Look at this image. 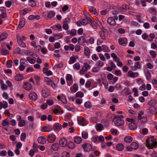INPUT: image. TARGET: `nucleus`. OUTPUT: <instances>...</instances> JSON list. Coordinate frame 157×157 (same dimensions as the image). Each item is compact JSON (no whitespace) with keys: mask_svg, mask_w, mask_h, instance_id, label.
Here are the masks:
<instances>
[{"mask_svg":"<svg viewBox=\"0 0 157 157\" xmlns=\"http://www.w3.org/2000/svg\"><path fill=\"white\" fill-rule=\"evenodd\" d=\"M124 117L122 115H117L115 116L113 119V121L116 126H119L124 124V121L122 119Z\"/></svg>","mask_w":157,"mask_h":157,"instance_id":"obj_1","label":"nucleus"},{"mask_svg":"<svg viewBox=\"0 0 157 157\" xmlns=\"http://www.w3.org/2000/svg\"><path fill=\"white\" fill-rule=\"evenodd\" d=\"M146 146L149 149H152L154 147H156L157 142L155 141L153 137H149L148 140H146Z\"/></svg>","mask_w":157,"mask_h":157,"instance_id":"obj_2","label":"nucleus"},{"mask_svg":"<svg viewBox=\"0 0 157 157\" xmlns=\"http://www.w3.org/2000/svg\"><path fill=\"white\" fill-rule=\"evenodd\" d=\"M42 95L44 98L48 97L50 94V91L45 85H44L41 91Z\"/></svg>","mask_w":157,"mask_h":157,"instance_id":"obj_3","label":"nucleus"},{"mask_svg":"<svg viewBox=\"0 0 157 157\" xmlns=\"http://www.w3.org/2000/svg\"><path fill=\"white\" fill-rule=\"evenodd\" d=\"M82 147L83 148L84 151L88 152L92 150L91 145L89 144H83L82 145Z\"/></svg>","mask_w":157,"mask_h":157,"instance_id":"obj_4","label":"nucleus"},{"mask_svg":"<svg viewBox=\"0 0 157 157\" xmlns=\"http://www.w3.org/2000/svg\"><path fill=\"white\" fill-rule=\"evenodd\" d=\"M144 115V112L141 111L138 114V119L140 120L143 123L146 122L147 121V117L146 116H142Z\"/></svg>","mask_w":157,"mask_h":157,"instance_id":"obj_5","label":"nucleus"},{"mask_svg":"<svg viewBox=\"0 0 157 157\" xmlns=\"http://www.w3.org/2000/svg\"><path fill=\"white\" fill-rule=\"evenodd\" d=\"M59 143L61 147H65L67 145V141L66 138H61L59 140Z\"/></svg>","mask_w":157,"mask_h":157,"instance_id":"obj_6","label":"nucleus"},{"mask_svg":"<svg viewBox=\"0 0 157 157\" xmlns=\"http://www.w3.org/2000/svg\"><path fill=\"white\" fill-rule=\"evenodd\" d=\"M52 128L51 125L48 124L43 127L41 131L42 132H50L52 130Z\"/></svg>","mask_w":157,"mask_h":157,"instance_id":"obj_7","label":"nucleus"},{"mask_svg":"<svg viewBox=\"0 0 157 157\" xmlns=\"http://www.w3.org/2000/svg\"><path fill=\"white\" fill-rule=\"evenodd\" d=\"M56 136L53 134H49L47 139V140L49 143H52L56 140Z\"/></svg>","mask_w":157,"mask_h":157,"instance_id":"obj_8","label":"nucleus"},{"mask_svg":"<svg viewBox=\"0 0 157 157\" xmlns=\"http://www.w3.org/2000/svg\"><path fill=\"white\" fill-rule=\"evenodd\" d=\"M66 78L68 85L71 86L73 82V78L72 75L70 74H68L67 75Z\"/></svg>","mask_w":157,"mask_h":157,"instance_id":"obj_9","label":"nucleus"},{"mask_svg":"<svg viewBox=\"0 0 157 157\" xmlns=\"http://www.w3.org/2000/svg\"><path fill=\"white\" fill-rule=\"evenodd\" d=\"M29 95V98L34 101L36 100L38 98L37 94L36 93L33 92H30Z\"/></svg>","mask_w":157,"mask_h":157,"instance_id":"obj_10","label":"nucleus"},{"mask_svg":"<svg viewBox=\"0 0 157 157\" xmlns=\"http://www.w3.org/2000/svg\"><path fill=\"white\" fill-rule=\"evenodd\" d=\"M131 68L132 70L133 71H136L138 69H140L141 66L140 62L138 61L137 62L134 66H131Z\"/></svg>","mask_w":157,"mask_h":157,"instance_id":"obj_11","label":"nucleus"},{"mask_svg":"<svg viewBox=\"0 0 157 157\" xmlns=\"http://www.w3.org/2000/svg\"><path fill=\"white\" fill-rule=\"evenodd\" d=\"M128 75L129 77L134 78L138 77L139 73L138 72H133L132 71H129L128 73Z\"/></svg>","mask_w":157,"mask_h":157,"instance_id":"obj_12","label":"nucleus"},{"mask_svg":"<svg viewBox=\"0 0 157 157\" xmlns=\"http://www.w3.org/2000/svg\"><path fill=\"white\" fill-rule=\"evenodd\" d=\"M25 24V19L23 18L20 19L19 24L17 26V29L19 30L22 28Z\"/></svg>","mask_w":157,"mask_h":157,"instance_id":"obj_13","label":"nucleus"},{"mask_svg":"<svg viewBox=\"0 0 157 157\" xmlns=\"http://www.w3.org/2000/svg\"><path fill=\"white\" fill-rule=\"evenodd\" d=\"M90 24L92 27L94 29H96L98 27V26H99V25L101 24L100 22L98 21L96 22L94 21H92L90 23Z\"/></svg>","mask_w":157,"mask_h":157,"instance_id":"obj_14","label":"nucleus"},{"mask_svg":"<svg viewBox=\"0 0 157 157\" xmlns=\"http://www.w3.org/2000/svg\"><path fill=\"white\" fill-rule=\"evenodd\" d=\"M0 11L2 13V14H0L3 18H5L7 17V15L6 13V8L3 7H0Z\"/></svg>","mask_w":157,"mask_h":157,"instance_id":"obj_15","label":"nucleus"},{"mask_svg":"<svg viewBox=\"0 0 157 157\" xmlns=\"http://www.w3.org/2000/svg\"><path fill=\"white\" fill-rule=\"evenodd\" d=\"M23 86L26 90H30L32 88V85L29 82H25L23 85Z\"/></svg>","mask_w":157,"mask_h":157,"instance_id":"obj_16","label":"nucleus"},{"mask_svg":"<svg viewBox=\"0 0 157 157\" xmlns=\"http://www.w3.org/2000/svg\"><path fill=\"white\" fill-rule=\"evenodd\" d=\"M38 141L39 143L42 144H44L46 143V140L44 136H41L38 138Z\"/></svg>","mask_w":157,"mask_h":157,"instance_id":"obj_17","label":"nucleus"},{"mask_svg":"<svg viewBox=\"0 0 157 157\" xmlns=\"http://www.w3.org/2000/svg\"><path fill=\"white\" fill-rule=\"evenodd\" d=\"M107 21L109 25H115L116 23L114 18L111 17L108 18Z\"/></svg>","mask_w":157,"mask_h":157,"instance_id":"obj_18","label":"nucleus"},{"mask_svg":"<svg viewBox=\"0 0 157 157\" xmlns=\"http://www.w3.org/2000/svg\"><path fill=\"white\" fill-rule=\"evenodd\" d=\"M28 5L32 7H36L37 5V2L36 0H29Z\"/></svg>","mask_w":157,"mask_h":157,"instance_id":"obj_19","label":"nucleus"},{"mask_svg":"<svg viewBox=\"0 0 157 157\" xmlns=\"http://www.w3.org/2000/svg\"><path fill=\"white\" fill-rule=\"evenodd\" d=\"M124 147V145L121 143L118 144L116 146V149L119 151H121L123 150Z\"/></svg>","mask_w":157,"mask_h":157,"instance_id":"obj_20","label":"nucleus"},{"mask_svg":"<svg viewBox=\"0 0 157 157\" xmlns=\"http://www.w3.org/2000/svg\"><path fill=\"white\" fill-rule=\"evenodd\" d=\"M61 128V125L59 123H55L53 125V129L55 131L59 130Z\"/></svg>","mask_w":157,"mask_h":157,"instance_id":"obj_21","label":"nucleus"},{"mask_svg":"<svg viewBox=\"0 0 157 157\" xmlns=\"http://www.w3.org/2000/svg\"><path fill=\"white\" fill-rule=\"evenodd\" d=\"M67 146L69 149H72L75 147V145L74 143L72 141H70L68 142Z\"/></svg>","mask_w":157,"mask_h":157,"instance_id":"obj_22","label":"nucleus"},{"mask_svg":"<svg viewBox=\"0 0 157 157\" xmlns=\"http://www.w3.org/2000/svg\"><path fill=\"white\" fill-rule=\"evenodd\" d=\"M85 121V119L82 117H80L78 118V123L81 125L84 126V122Z\"/></svg>","mask_w":157,"mask_h":157,"instance_id":"obj_23","label":"nucleus"},{"mask_svg":"<svg viewBox=\"0 0 157 157\" xmlns=\"http://www.w3.org/2000/svg\"><path fill=\"white\" fill-rule=\"evenodd\" d=\"M85 41L86 40L84 37L82 36L78 38V43L80 44L81 45H82L85 42Z\"/></svg>","mask_w":157,"mask_h":157,"instance_id":"obj_24","label":"nucleus"},{"mask_svg":"<svg viewBox=\"0 0 157 157\" xmlns=\"http://www.w3.org/2000/svg\"><path fill=\"white\" fill-rule=\"evenodd\" d=\"M52 149L54 151H57L59 147V145L57 143L53 144L51 146Z\"/></svg>","mask_w":157,"mask_h":157,"instance_id":"obj_25","label":"nucleus"},{"mask_svg":"<svg viewBox=\"0 0 157 157\" xmlns=\"http://www.w3.org/2000/svg\"><path fill=\"white\" fill-rule=\"evenodd\" d=\"M137 127L136 124L134 123H131L128 124V128L131 130H135L137 128Z\"/></svg>","mask_w":157,"mask_h":157,"instance_id":"obj_26","label":"nucleus"},{"mask_svg":"<svg viewBox=\"0 0 157 157\" xmlns=\"http://www.w3.org/2000/svg\"><path fill=\"white\" fill-rule=\"evenodd\" d=\"M77 23L78 26H80L81 25H86L88 24V22L85 19H83L80 22H77Z\"/></svg>","mask_w":157,"mask_h":157,"instance_id":"obj_27","label":"nucleus"},{"mask_svg":"<svg viewBox=\"0 0 157 157\" xmlns=\"http://www.w3.org/2000/svg\"><path fill=\"white\" fill-rule=\"evenodd\" d=\"M74 141L77 144H79L81 143L82 141L81 138L80 136H75L74 139Z\"/></svg>","mask_w":157,"mask_h":157,"instance_id":"obj_28","label":"nucleus"},{"mask_svg":"<svg viewBox=\"0 0 157 157\" xmlns=\"http://www.w3.org/2000/svg\"><path fill=\"white\" fill-rule=\"evenodd\" d=\"M78 89V86L76 84H74L71 87L70 89L73 92H76Z\"/></svg>","mask_w":157,"mask_h":157,"instance_id":"obj_29","label":"nucleus"},{"mask_svg":"<svg viewBox=\"0 0 157 157\" xmlns=\"http://www.w3.org/2000/svg\"><path fill=\"white\" fill-rule=\"evenodd\" d=\"M132 140V138L130 136H126L124 138V141L127 143H129L131 142Z\"/></svg>","mask_w":157,"mask_h":157,"instance_id":"obj_30","label":"nucleus"},{"mask_svg":"<svg viewBox=\"0 0 157 157\" xmlns=\"http://www.w3.org/2000/svg\"><path fill=\"white\" fill-rule=\"evenodd\" d=\"M8 34L7 33H3L0 35V41H2L5 39L8 36Z\"/></svg>","mask_w":157,"mask_h":157,"instance_id":"obj_31","label":"nucleus"},{"mask_svg":"<svg viewBox=\"0 0 157 157\" xmlns=\"http://www.w3.org/2000/svg\"><path fill=\"white\" fill-rule=\"evenodd\" d=\"M23 76L21 74H17L15 77V79L18 81H20L23 79Z\"/></svg>","mask_w":157,"mask_h":157,"instance_id":"obj_32","label":"nucleus"},{"mask_svg":"<svg viewBox=\"0 0 157 157\" xmlns=\"http://www.w3.org/2000/svg\"><path fill=\"white\" fill-rule=\"evenodd\" d=\"M96 129L98 131H101L104 129L103 125L101 124H98L96 125Z\"/></svg>","mask_w":157,"mask_h":157,"instance_id":"obj_33","label":"nucleus"},{"mask_svg":"<svg viewBox=\"0 0 157 157\" xmlns=\"http://www.w3.org/2000/svg\"><path fill=\"white\" fill-rule=\"evenodd\" d=\"M130 145L132 149L134 150L137 149L139 147L138 144L135 142H132Z\"/></svg>","mask_w":157,"mask_h":157,"instance_id":"obj_34","label":"nucleus"},{"mask_svg":"<svg viewBox=\"0 0 157 157\" xmlns=\"http://www.w3.org/2000/svg\"><path fill=\"white\" fill-rule=\"evenodd\" d=\"M118 42L120 45L123 46H126L127 44V43L121 38H120L118 39Z\"/></svg>","mask_w":157,"mask_h":157,"instance_id":"obj_35","label":"nucleus"},{"mask_svg":"<svg viewBox=\"0 0 157 157\" xmlns=\"http://www.w3.org/2000/svg\"><path fill=\"white\" fill-rule=\"evenodd\" d=\"M101 123L106 127H108L109 126V123L108 121L106 120L103 119L101 120Z\"/></svg>","mask_w":157,"mask_h":157,"instance_id":"obj_36","label":"nucleus"},{"mask_svg":"<svg viewBox=\"0 0 157 157\" xmlns=\"http://www.w3.org/2000/svg\"><path fill=\"white\" fill-rule=\"evenodd\" d=\"M1 54L2 55L6 56L9 54V52L7 50L3 48L1 50Z\"/></svg>","mask_w":157,"mask_h":157,"instance_id":"obj_37","label":"nucleus"},{"mask_svg":"<svg viewBox=\"0 0 157 157\" xmlns=\"http://www.w3.org/2000/svg\"><path fill=\"white\" fill-rule=\"evenodd\" d=\"M84 54L86 56H89L90 54V50L87 47H85L84 48Z\"/></svg>","mask_w":157,"mask_h":157,"instance_id":"obj_38","label":"nucleus"},{"mask_svg":"<svg viewBox=\"0 0 157 157\" xmlns=\"http://www.w3.org/2000/svg\"><path fill=\"white\" fill-rule=\"evenodd\" d=\"M99 34L100 37L104 40L106 39L105 34L104 32L103 31H101L99 33Z\"/></svg>","mask_w":157,"mask_h":157,"instance_id":"obj_39","label":"nucleus"},{"mask_svg":"<svg viewBox=\"0 0 157 157\" xmlns=\"http://www.w3.org/2000/svg\"><path fill=\"white\" fill-rule=\"evenodd\" d=\"M47 84L51 86L53 89H55L56 88V86L55 84L51 80Z\"/></svg>","mask_w":157,"mask_h":157,"instance_id":"obj_40","label":"nucleus"},{"mask_svg":"<svg viewBox=\"0 0 157 157\" xmlns=\"http://www.w3.org/2000/svg\"><path fill=\"white\" fill-rule=\"evenodd\" d=\"M76 58L73 56H71L70 58V59L69 61V63L70 64H72L76 61Z\"/></svg>","mask_w":157,"mask_h":157,"instance_id":"obj_41","label":"nucleus"},{"mask_svg":"<svg viewBox=\"0 0 157 157\" xmlns=\"http://www.w3.org/2000/svg\"><path fill=\"white\" fill-rule=\"evenodd\" d=\"M55 15V12L52 11H50L48 14L47 17L49 18H51Z\"/></svg>","mask_w":157,"mask_h":157,"instance_id":"obj_42","label":"nucleus"},{"mask_svg":"<svg viewBox=\"0 0 157 157\" xmlns=\"http://www.w3.org/2000/svg\"><path fill=\"white\" fill-rule=\"evenodd\" d=\"M89 9L90 11L94 12V14H95L97 13L96 9L95 8L91 6H89Z\"/></svg>","mask_w":157,"mask_h":157,"instance_id":"obj_43","label":"nucleus"},{"mask_svg":"<svg viewBox=\"0 0 157 157\" xmlns=\"http://www.w3.org/2000/svg\"><path fill=\"white\" fill-rule=\"evenodd\" d=\"M70 155L69 152L64 151L62 154V157H70Z\"/></svg>","mask_w":157,"mask_h":157,"instance_id":"obj_44","label":"nucleus"},{"mask_svg":"<svg viewBox=\"0 0 157 157\" xmlns=\"http://www.w3.org/2000/svg\"><path fill=\"white\" fill-rule=\"evenodd\" d=\"M96 64L98 67H102L104 65V63L101 60H98L96 63Z\"/></svg>","mask_w":157,"mask_h":157,"instance_id":"obj_45","label":"nucleus"},{"mask_svg":"<svg viewBox=\"0 0 157 157\" xmlns=\"http://www.w3.org/2000/svg\"><path fill=\"white\" fill-rule=\"evenodd\" d=\"M47 104L49 105H52L54 103V101L53 100L48 99L46 101Z\"/></svg>","mask_w":157,"mask_h":157,"instance_id":"obj_46","label":"nucleus"},{"mask_svg":"<svg viewBox=\"0 0 157 157\" xmlns=\"http://www.w3.org/2000/svg\"><path fill=\"white\" fill-rule=\"evenodd\" d=\"M26 59L27 61L33 64L35 62V60L30 57H28Z\"/></svg>","mask_w":157,"mask_h":157,"instance_id":"obj_47","label":"nucleus"},{"mask_svg":"<svg viewBox=\"0 0 157 157\" xmlns=\"http://www.w3.org/2000/svg\"><path fill=\"white\" fill-rule=\"evenodd\" d=\"M12 61L10 60H8L6 62L7 66L8 68L11 67L12 66Z\"/></svg>","mask_w":157,"mask_h":157,"instance_id":"obj_48","label":"nucleus"},{"mask_svg":"<svg viewBox=\"0 0 157 157\" xmlns=\"http://www.w3.org/2000/svg\"><path fill=\"white\" fill-rule=\"evenodd\" d=\"M82 137L84 139H86L88 138V133L86 132H83L82 134Z\"/></svg>","mask_w":157,"mask_h":157,"instance_id":"obj_49","label":"nucleus"},{"mask_svg":"<svg viewBox=\"0 0 157 157\" xmlns=\"http://www.w3.org/2000/svg\"><path fill=\"white\" fill-rule=\"evenodd\" d=\"M101 47L103 50L105 52H108L109 51V49L106 45H103Z\"/></svg>","mask_w":157,"mask_h":157,"instance_id":"obj_50","label":"nucleus"},{"mask_svg":"<svg viewBox=\"0 0 157 157\" xmlns=\"http://www.w3.org/2000/svg\"><path fill=\"white\" fill-rule=\"evenodd\" d=\"M60 101H61L64 104H66L67 103V100L66 97L63 95L62 96L61 99Z\"/></svg>","mask_w":157,"mask_h":157,"instance_id":"obj_51","label":"nucleus"},{"mask_svg":"<svg viewBox=\"0 0 157 157\" xmlns=\"http://www.w3.org/2000/svg\"><path fill=\"white\" fill-rule=\"evenodd\" d=\"M25 125V121L24 120H21L19 121L18 125L20 127H23Z\"/></svg>","mask_w":157,"mask_h":157,"instance_id":"obj_52","label":"nucleus"},{"mask_svg":"<svg viewBox=\"0 0 157 157\" xmlns=\"http://www.w3.org/2000/svg\"><path fill=\"white\" fill-rule=\"evenodd\" d=\"M54 112L55 113H58L62 112L63 111L61 110L60 107H58L54 109Z\"/></svg>","mask_w":157,"mask_h":157,"instance_id":"obj_53","label":"nucleus"},{"mask_svg":"<svg viewBox=\"0 0 157 157\" xmlns=\"http://www.w3.org/2000/svg\"><path fill=\"white\" fill-rule=\"evenodd\" d=\"M149 53L152 58H155L156 57V52L155 51L152 50H151L150 51Z\"/></svg>","mask_w":157,"mask_h":157,"instance_id":"obj_54","label":"nucleus"},{"mask_svg":"<svg viewBox=\"0 0 157 157\" xmlns=\"http://www.w3.org/2000/svg\"><path fill=\"white\" fill-rule=\"evenodd\" d=\"M83 93L81 92H78L75 95L77 97L82 98L83 96Z\"/></svg>","mask_w":157,"mask_h":157,"instance_id":"obj_55","label":"nucleus"},{"mask_svg":"<svg viewBox=\"0 0 157 157\" xmlns=\"http://www.w3.org/2000/svg\"><path fill=\"white\" fill-rule=\"evenodd\" d=\"M73 68L75 69L79 70L80 68V64L78 63H76L73 65Z\"/></svg>","mask_w":157,"mask_h":157,"instance_id":"obj_56","label":"nucleus"},{"mask_svg":"<svg viewBox=\"0 0 157 157\" xmlns=\"http://www.w3.org/2000/svg\"><path fill=\"white\" fill-rule=\"evenodd\" d=\"M91 139L92 141L94 143L98 142V136H95L93 137Z\"/></svg>","mask_w":157,"mask_h":157,"instance_id":"obj_57","label":"nucleus"},{"mask_svg":"<svg viewBox=\"0 0 157 157\" xmlns=\"http://www.w3.org/2000/svg\"><path fill=\"white\" fill-rule=\"evenodd\" d=\"M91 104L89 102H86L84 104V106L86 108H89L91 107Z\"/></svg>","mask_w":157,"mask_h":157,"instance_id":"obj_58","label":"nucleus"},{"mask_svg":"<svg viewBox=\"0 0 157 157\" xmlns=\"http://www.w3.org/2000/svg\"><path fill=\"white\" fill-rule=\"evenodd\" d=\"M70 35L72 36H75L76 35V30L75 29H72L71 31Z\"/></svg>","mask_w":157,"mask_h":157,"instance_id":"obj_59","label":"nucleus"},{"mask_svg":"<svg viewBox=\"0 0 157 157\" xmlns=\"http://www.w3.org/2000/svg\"><path fill=\"white\" fill-rule=\"evenodd\" d=\"M86 19L90 22L92 21V17L90 14H88L86 16Z\"/></svg>","mask_w":157,"mask_h":157,"instance_id":"obj_60","label":"nucleus"},{"mask_svg":"<svg viewBox=\"0 0 157 157\" xmlns=\"http://www.w3.org/2000/svg\"><path fill=\"white\" fill-rule=\"evenodd\" d=\"M17 42L19 45H20L22 42H23L20 36H17Z\"/></svg>","mask_w":157,"mask_h":157,"instance_id":"obj_61","label":"nucleus"},{"mask_svg":"<svg viewBox=\"0 0 157 157\" xmlns=\"http://www.w3.org/2000/svg\"><path fill=\"white\" fill-rule=\"evenodd\" d=\"M2 124L3 126H9V122L7 121L6 119H5V120H4L2 122Z\"/></svg>","mask_w":157,"mask_h":157,"instance_id":"obj_62","label":"nucleus"},{"mask_svg":"<svg viewBox=\"0 0 157 157\" xmlns=\"http://www.w3.org/2000/svg\"><path fill=\"white\" fill-rule=\"evenodd\" d=\"M149 12L154 15L156 14V11L154 8H151L149 10Z\"/></svg>","mask_w":157,"mask_h":157,"instance_id":"obj_63","label":"nucleus"},{"mask_svg":"<svg viewBox=\"0 0 157 157\" xmlns=\"http://www.w3.org/2000/svg\"><path fill=\"white\" fill-rule=\"evenodd\" d=\"M100 68L98 67H94L92 69V72L94 73L98 72L99 71Z\"/></svg>","mask_w":157,"mask_h":157,"instance_id":"obj_64","label":"nucleus"}]
</instances>
